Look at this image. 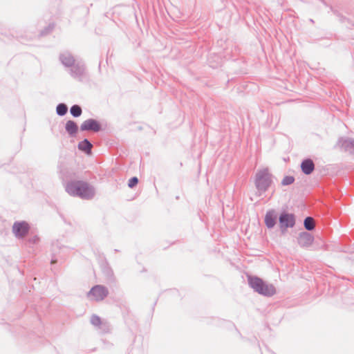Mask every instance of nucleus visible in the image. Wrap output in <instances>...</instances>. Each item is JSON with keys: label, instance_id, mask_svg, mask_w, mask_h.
I'll return each mask as SVG.
<instances>
[{"label": "nucleus", "instance_id": "nucleus-17", "mask_svg": "<svg viewBox=\"0 0 354 354\" xmlns=\"http://www.w3.org/2000/svg\"><path fill=\"white\" fill-rule=\"evenodd\" d=\"M67 106L64 104H59L57 106V113L59 115H64L67 112Z\"/></svg>", "mask_w": 354, "mask_h": 354}, {"label": "nucleus", "instance_id": "nucleus-10", "mask_svg": "<svg viewBox=\"0 0 354 354\" xmlns=\"http://www.w3.org/2000/svg\"><path fill=\"white\" fill-rule=\"evenodd\" d=\"M276 218L273 212H268L265 217V223L268 227H272L275 224Z\"/></svg>", "mask_w": 354, "mask_h": 354}, {"label": "nucleus", "instance_id": "nucleus-7", "mask_svg": "<svg viewBox=\"0 0 354 354\" xmlns=\"http://www.w3.org/2000/svg\"><path fill=\"white\" fill-rule=\"evenodd\" d=\"M100 129V124L93 119H88L83 122L81 124L82 131H98Z\"/></svg>", "mask_w": 354, "mask_h": 354}, {"label": "nucleus", "instance_id": "nucleus-2", "mask_svg": "<svg viewBox=\"0 0 354 354\" xmlns=\"http://www.w3.org/2000/svg\"><path fill=\"white\" fill-rule=\"evenodd\" d=\"M248 282L252 288L262 295L271 297L276 293L275 287L272 284L267 283L261 278L249 277Z\"/></svg>", "mask_w": 354, "mask_h": 354}, {"label": "nucleus", "instance_id": "nucleus-8", "mask_svg": "<svg viewBox=\"0 0 354 354\" xmlns=\"http://www.w3.org/2000/svg\"><path fill=\"white\" fill-rule=\"evenodd\" d=\"M301 168L305 174L308 175L313 171L315 165L312 160L306 159L301 162Z\"/></svg>", "mask_w": 354, "mask_h": 354}, {"label": "nucleus", "instance_id": "nucleus-1", "mask_svg": "<svg viewBox=\"0 0 354 354\" xmlns=\"http://www.w3.org/2000/svg\"><path fill=\"white\" fill-rule=\"evenodd\" d=\"M66 192L71 196H78L82 198H90L93 195L92 189L82 181L68 183L66 187Z\"/></svg>", "mask_w": 354, "mask_h": 354}, {"label": "nucleus", "instance_id": "nucleus-14", "mask_svg": "<svg viewBox=\"0 0 354 354\" xmlns=\"http://www.w3.org/2000/svg\"><path fill=\"white\" fill-rule=\"evenodd\" d=\"M304 227L308 230H312L315 228V221L311 217H307L304 220Z\"/></svg>", "mask_w": 354, "mask_h": 354}, {"label": "nucleus", "instance_id": "nucleus-18", "mask_svg": "<svg viewBox=\"0 0 354 354\" xmlns=\"http://www.w3.org/2000/svg\"><path fill=\"white\" fill-rule=\"evenodd\" d=\"M91 322L93 325L99 326L102 324V320L99 316L93 315L91 317Z\"/></svg>", "mask_w": 354, "mask_h": 354}, {"label": "nucleus", "instance_id": "nucleus-19", "mask_svg": "<svg viewBox=\"0 0 354 354\" xmlns=\"http://www.w3.org/2000/svg\"><path fill=\"white\" fill-rule=\"evenodd\" d=\"M138 182V178L133 177L129 180L128 185L129 187L132 188L137 185Z\"/></svg>", "mask_w": 354, "mask_h": 354}, {"label": "nucleus", "instance_id": "nucleus-16", "mask_svg": "<svg viewBox=\"0 0 354 354\" xmlns=\"http://www.w3.org/2000/svg\"><path fill=\"white\" fill-rule=\"evenodd\" d=\"M71 113L74 117H78L82 114V109L78 105H73L71 108Z\"/></svg>", "mask_w": 354, "mask_h": 354}, {"label": "nucleus", "instance_id": "nucleus-6", "mask_svg": "<svg viewBox=\"0 0 354 354\" xmlns=\"http://www.w3.org/2000/svg\"><path fill=\"white\" fill-rule=\"evenodd\" d=\"M279 223L281 228L286 229L295 225V218L292 214H283L279 218Z\"/></svg>", "mask_w": 354, "mask_h": 354}, {"label": "nucleus", "instance_id": "nucleus-15", "mask_svg": "<svg viewBox=\"0 0 354 354\" xmlns=\"http://www.w3.org/2000/svg\"><path fill=\"white\" fill-rule=\"evenodd\" d=\"M295 178L292 176H286L283 177V178L281 180V185L283 186H286L291 185L294 183Z\"/></svg>", "mask_w": 354, "mask_h": 354}, {"label": "nucleus", "instance_id": "nucleus-4", "mask_svg": "<svg viewBox=\"0 0 354 354\" xmlns=\"http://www.w3.org/2000/svg\"><path fill=\"white\" fill-rule=\"evenodd\" d=\"M108 295L107 289L100 285L93 286L87 293V297L93 301H100L103 300Z\"/></svg>", "mask_w": 354, "mask_h": 354}, {"label": "nucleus", "instance_id": "nucleus-11", "mask_svg": "<svg viewBox=\"0 0 354 354\" xmlns=\"http://www.w3.org/2000/svg\"><path fill=\"white\" fill-rule=\"evenodd\" d=\"M77 125L75 122L72 120L67 121L66 124V130L69 134H75L77 131Z\"/></svg>", "mask_w": 354, "mask_h": 354}, {"label": "nucleus", "instance_id": "nucleus-3", "mask_svg": "<svg viewBox=\"0 0 354 354\" xmlns=\"http://www.w3.org/2000/svg\"><path fill=\"white\" fill-rule=\"evenodd\" d=\"M272 183V175L268 169H263L257 172L256 185L259 190L265 192L271 185Z\"/></svg>", "mask_w": 354, "mask_h": 354}, {"label": "nucleus", "instance_id": "nucleus-9", "mask_svg": "<svg viewBox=\"0 0 354 354\" xmlns=\"http://www.w3.org/2000/svg\"><path fill=\"white\" fill-rule=\"evenodd\" d=\"M92 147V144L86 139L84 140L78 144L79 149L85 152L88 155L91 153Z\"/></svg>", "mask_w": 354, "mask_h": 354}, {"label": "nucleus", "instance_id": "nucleus-13", "mask_svg": "<svg viewBox=\"0 0 354 354\" xmlns=\"http://www.w3.org/2000/svg\"><path fill=\"white\" fill-rule=\"evenodd\" d=\"M313 239L310 235H304L301 237L300 244L302 246H308L311 245L313 243Z\"/></svg>", "mask_w": 354, "mask_h": 354}, {"label": "nucleus", "instance_id": "nucleus-5", "mask_svg": "<svg viewBox=\"0 0 354 354\" xmlns=\"http://www.w3.org/2000/svg\"><path fill=\"white\" fill-rule=\"evenodd\" d=\"M28 225L25 222L15 223L12 227L13 232L17 237L25 236L28 234Z\"/></svg>", "mask_w": 354, "mask_h": 354}, {"label": "nucleus", "instance_id": "nucleus-12", "mask_svg": "<svg viewBox=\"0 0 354 354\" xmlns=\"http://www.w3.org/2000/svg\"><path fill=\"white\" fill-rule=\"evenodd\" d=\"M342 145L346 151H348L350 153H354V140H345Z\"/></svg>", "mask_w": 354, "mask_h": 354}]
</instances>
